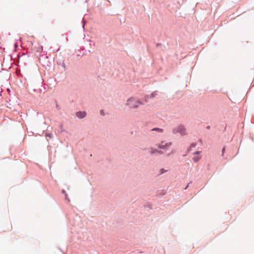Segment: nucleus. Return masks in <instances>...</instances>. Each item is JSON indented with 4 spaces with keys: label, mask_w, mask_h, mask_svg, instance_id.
Segmentation results:
<instances>
[{
    "label": "nucleus",
    "mask_w": 254,
    "mask_h": 254,
    "mask_svg": "<svg viewBox=\"0 0 254 254\" xmlns=\"http://www.w3.org/2000/svg\"><path fill=\"white\" fill-rule=\"evenodd\" d=\"M196 146V143H192L191 144L190 148L188 149V151L189 152L191 150V149L192 148L195 147Z\"/></svg>",
    "instance_id": "10"
},
{
    "label": "nucleus",
    "mask_w": 254,
    "mask_h": 254,
    "mask_svg": "<svg viewBox=\"0 0 254 254\" xmlns=\"http://www.w3.org/2000/svg\"><path fill=\"white\" fill-rule=\"evenodd\" d=\"M156 92V91H155L152 93L150 96L149 95H145V96L144 97L145 101L146 102H148L149 98H153L155 96V95H157Z\"/></svg>",
    "instance_id": "7"
},
{
    "label": "nucleus",
    "mask_w": 254,
    "mask_h": 254,
    "mask_svg": "<svg viewBox=\"0 0 254 254\" xmlns=\"http://www.w3.org/2000/svg\"><path fill=\"white\" fill-rule=\"evenodd\" d=\"M200 159V157L198 156H194L192 158V160L195 162H197Z\"/></svg>",
    "instance_id": "11"
},
{
    "label": "nucleus",
    "mask_w": 254,
    "mask_h": 254,
    "mask_svg": "<svg viewBox=\"0 0 254 254\" xmlns=\"http://www.w3.org/2000/svg\"><path fill=\"white\" fill-rule=\"evenodd\" d=\"M167 170H165L164 169H161L160 170V174H163L164 173L167 172Z\"/></svg>",
    "instance_id": "13"
},
{
    "label": "nucleus",
    "mask_w": 254,
    "mask_h": 254,
    "mask_svg": "<svg viewBox=\"0 0 254 254\" xmlns=\"http://www.w3.org/2000/svg\"><path fill=\"white\" fill-rule=\"evenodd\" d=\"M190 183H191V182H190V183H189V184L186 186V187L184 189L185 190H186V189L188 188L189 185V184H190Z\"/></svg>",
    "instance_id": "19"
},
{
    "label": "nucleus",
    "mask_w": 254,
    "mask_h": 254,
    "mask_svg": "<svg viewBox=\"0 0 254 254\" xmlns=\"http://www.w3.org/2000/svg\"><path fill=\"white\" fill-rule=\"evenodd\" d=\"M65 192V190H62V193H64Z\"/></svg>",
    "instance_id": "22"
},
{
    "label": "nucleus",
    "mask_w": 254,
    "mask_h": 254,
    "mask_svg": "<svg viewBox=\"0 0 254 254\" xmlns=\"http://www.w3.org/2000/svg\"><path fill=\"white\" fill-rule=\"evenodd\" d=\"M210 128V127L209 126L206 127L207 129H209Z\"/></svg>",
    "instance_id": "21"
},
{
    "label": "nucleus",
    "mask_w": 254,
    "mask_h": 254,
    "mask_svg": "<svg viewBox=\"0 0 254 254\" xmlns=\"http://www.w3.org/2000/svg\"><path fill=\"white\" fill-rule=\"evenodd\" d=\"M100 115H102L103 116L105 115V113H104V111L103 110H100Z\"/></svg>",
    "instance_id": "14"
},
{
    "label": "nucleus",
    "mask_w": 254,
    "mask_h": 254,
    "mask_svg": "<svg viewBox=\"0 0 254 254\" xmlns=\"http://www.w3.org/2000/svg\"><path fill=\"white\" fill-rule=\"evenodd\" d=\"M14 46H15V47H17V43H15V44H14Z\"/></svg>",
    "instance_id": "23"
},
{
    "label": "nucleus",
    "mask_w": 254,
    "mask_h": 254,
    "mask_svg": "<svg viewBox=\"0 0 254 254\" xmlns=\"http://www.w3.org/2000/svg\"><path fill=\"white\" fill-rule=\"evenodd\" d=\"M152 131H157L159 132H163L164 131V129L161 128L155 127L151 129Z\"/></svg>",
    "instance_id": "9"
},
{
    "label": "nucleus",
    "mask_w": 254,
    "mask_h": 254,
    "mask_svg": "<svg viewBox=\"0 0 254 254\" xmlns=\"http://www.w3.org/2000/svg\"><path fill=\"white\" fill-rule=\"evenodd\" d=\"M59 65L62 68V70L65 71L67 69V66L66 63L64 62V60H59L57 62Z\"/></svg>",
    "instance_id": "4"
},
{
    "label": "nucleus",
    "mask_w": 254,
    "mask_h": 254,
    "mask_svg": "<svg viewBox=\"0 0 254 254\" xmlns=\"http://www.w3.org/2000/svg\"><path fill=\"white\" fill-rule=\"evenodd\" d=\"M200 153V151H195L193 153V154L194 155H198Z\"/></svg>",
    "instance_id": "15"
},
{
    "label": "nucleus",
    "mask_w": 254,
    "mask_h": 254,
    "mask_svg": "<svg viewBox=\"0 0 254 254\" xmlns=\"http://www.w3.org/2000/svg\"><path fill=\"white\" fill-rule=\"evenodd\" d=\"M156 92V91H155L152 93L150 96L149 95H145V96L144 97L145 101L146 102H148L149 98H153L155 96V95H157Z\"/></svg>",
    "instance_id": "8"
},
{
    "label": "nucleus",
    "mask_w": 254,
    "mask_h": 254,
    "mask_svg": "<svg viewBox=\"0 0 254 254\" xmlns=\"http://www.w3.org/2000/svg\"><path fill=\"white\" fill-rule=\"evenodd\" d=\"M56 108L59 110L61 109V107H60V106L58 105V104L57 103H56Z\"/></svg>",
    "instance_id": "17"
},
{
    "label": "nucleus",
    "mask_w": 254,
    "mask_h": 254,
    "mask_svg": "<svg viewBox=\"0 0 254 254\" xmlns=\"http://www.w3.org/2000/svg\"><path fill=\"white\" fill-rule=\"evenodd\" d=\"M60 50V48L57 50V52H58Z\"/></svg>",
    "instance_id": "24"
},
{
    "label": "nucleus",
    "mask_w": 254,
    "mask_h": 254,
    "mask_svg": "<svg viewBox=\"0 0 254 254\" xmlns=\"http://www.w3.org/2000/svg\"><path fill=\"white\" fill-rule=\"evenodd\" d=\"M45 135L47 137H49V138H52L53 137V135L51 133L46 132Z\"/></svg>",
    "instance_id": "12"
},
{
    "label": "nucleus",
    "mask_w": 254,
    "mask_h": 254,
    "mask_svg": "<svg viewBox=\"0 0 254 254\" xmlns=\"http://www.w3.org/2000/svg\"><path fill=\"white\" fill-rule=\"evenodd\" d=\"M155 153H158L159 154H162L163 152L162 151L158 150L156 149L151 148L150 150V154L153 155Z\"/></svg>",
    "instance_id": "6"
},
{
    "label": "nucleus",
    "mask_w": 254,
    "mask_h": 254,
    "mask_svg": "<svg viewBox=\"0 0 254 254\" xmlns=\"http://www.w3.org/2000/svg\"><path fill=\"white\" fill-rule=\"evenodd\" d=\"M82 22H83L82 28H83V29H84V27H85V22L83 20V19H82Z\"/></svg>",
    "instance_id": "16"
},
{
    "label": "nucleus",
    "mask_w": 254,
    "mask_h": 254,
    "mask_svg": "<svg viewBox=\"0 0 254 254\" xmlns=\"http://www.w3.org/2000/svg\"><path fill=\"white\" fill-rule=\"evenodd\" d=\"M174 134L179 133L181 135H185L187 134L186 128L183 125L180 124L178 126L174 127L172 130Z\"/></svg>",
    "instance_id": "2"
},
{
    "label": "nucleus",
    "mask_w": 254,
    "mask_h": 254,
    "mask_svg": "<svg viewBox=\"0 0 254 254\" xmlns=\"http://www.w3.org/2000/svg\"><path fill=\"white\" fill-rule=\"evenodd\" d=\"M142 103L139 100L131 97L127 99V105L131 108H138L140 105H142Z\"/></svg>",
    "instance_id": "1"
},
{
    "label": "nucleus",
    "mask_w": 254,
    "mask_h": 254,
    "mask_svg": "<svg viewBox=\"0 0 254 254\" xmlns=\"http://www.w3.org/2000/svg\"><path fill=\"white\" fill-rule=\"evenodd\" d=\"M172 145V142H166L165 141H162L158 145L159 148L161 149H166Z\"/></svg>",
    "instance_id": "3"
},
{
    "label": "nucleus",
    "mask_w": 254,
    "mask_h": 254,
    "mask_svg": "<svg viewBox=\"0 0 254 254\" xmlns=\"http://www.w3.org/2000/svg\"><path fill=\"white\" fill-rule=\"evenodd\" d=\"M86 113L85 111H78L76 113V116L79 119H82L86 116Z\"/></svg>",
    "instance_id": "5"
},
{
    "label": "nucleus",
    "mask_w": 254,
    "mask_h": 254,
    "mask_svg": "<svg viewBox=\"0 0 254 254\" xmlns=\"http://www.w3.org/2000/svg\"><path fill=\"white\" fill-rule=\"evenodd\" d=\"M88 52H89V53H91V52L90 50H89V51H88Z\"/></svg>",
    "instance_id": "25"
},
{
    "label": "nucleus",
    "mask_w": 254,
    "mask_h": 254,
    "mask_svg": "<svg viewBox=\"0 0 254 254\" xmlns=\"http://www.w3.org/2000/svg\"><path fill=\"white\" fill-rule=\"evenodd\" d=\"M65 198L66 199H67L68 201H69V200L67 198V194H65Z\"/></svg>",
    "instance_id": "20"
},
{
    "label": "nucleus",
    "mask_w": 254,
    "mask_h": 254,
    "mask_svg": "<svg viewBox=\"0 0 254 254\" xmlns=\"http://www.w3.org/2000/svg\"><path fill=\"white\" fill-rule=\"evenodd\" d=\"M225 147H223V149H222V156L223 155L224 153V152H225Z\"/></svg>",
    "instance_id": "18"
}]
</instances>
